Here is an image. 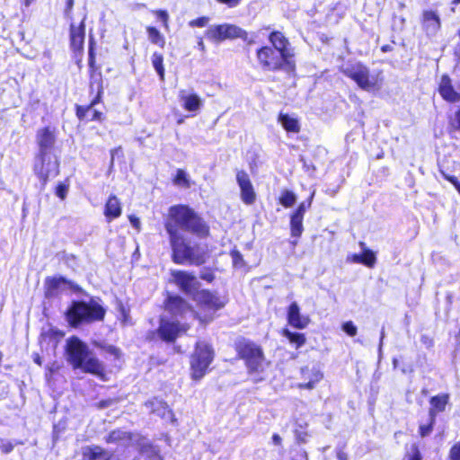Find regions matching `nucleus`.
I'll list each match as a JSON object with an SVG mask.
<instances>
[{
  "label": "nucleus",
  "instance_id": "1a4fd4ad",
  "mask_svg": "<svg viewBox=\"0 0 460 460\" xmlns=\"http://www.w3.org/2000/svg\"><path fill=\"white\" fill-rule=\"evenodd\" d=\"M34 172L38 177L46 181L58 172V162L53 154H38L35 157Z\"/></svg>",
  "mask_w": 460,
  "mask_h": 460
},
{
  "label": "nucleus",
  "instance_id": "09e8293b",
  "mask_svg": "<svg viewBox=\"0 0 460 460\" xmlns=\"http://www.w3.org/2000/svg\"><path fill=\"white\" fill-rule=\"evenodd\" d=\"M409 460H421L420 453L415 445L411 447V456H409Z\"/></svg>",
  "mask_w": 460,
  "mask_h": 460
},
{
  "label": "nucleus",
  "instance_id": "bb28decb",
  "mask_svg": "<svg viewBox=\"0 0 460 460\" xmlns=\"http://www.w3.org/2000/svg\"><path fill=\"white\" fill-rule=\"evenodd\" d=\"M107 451L98 446H95L87 447L84 450L82 460H102L107 456Z\"/></svg>",
  "mask_w": 460,
  "mask_h": 460
},
{
  "label": "nucleus",
  "instance_id": "58836bf2",
  "mask_svg": "<svg viewBox=\"0 0 460 460\" xmlns=\"http://www.w3.org/2000/svg\"><path fill=\"white\" fill-rule=\"evenodd\" d=\"M322 377H323V375L319 371H315L314 373V378L313 379H311L307 383L299 384L298 386L300 388H304V389H313L314 387L315 383L320 381L322 379Z\"/></svg>",
  "mask_w": 460,
  "mask_h": 460
},
{
  "label": "nucleus",
  "instance_id": "4468645a",
  "mask_svg": "<svg viewBox=\"0 0 460 460\" xmlns=\"http://www.w3.org/2000/svg\"><path fill=\"white\" fill-rule=\"evenodd\" d=\"M36 142L39 146V154H52V149L56 142L54 129L50 127L40 128L36 134Z\"/></svg>",
  "mask_w": 460,
  "mask_h": 460
},
{
  "label": "nucleus",
  "instance_id": "7ed1b4c3",
  "mask_svg": "<svg viewBox=\"0 0 460 460\" xmlns=\"http://www.w3.org/2000/svg\"><path fill=\"white\" fill-rule=\"evenodd\" d=\"M105 309L98 301L91 299L88 303L75 301L66 312V320L70 325L76 327L82 323L102 321Z\"/></svg>",
  "mask_w": 460,
  "mask_h": 460
},
{
  "label": "nucleus",
  "instance_id": "f8f14e48",
  "mask_svg": "<svg viewBox=\"0 0 460 460\" xmlns=\"http://www.w3.org/2000/svg\"><path fill=\"white\" fill-rule=\"evenodd\" d=\"M93 354L77 337H72L66 341L67 361L72 366H80L81 358Z\"/></svg>",
  "mask_w": 460,
  "mask_h": 460
},
{
  "label": "nucleus",
  "instance_id": "8fccbe9b",
  "mask_svg": "<svg viewBox=\"0 0 460 460\" xmlns=\"http://www.w3.org/2000/svg\"><path fill=\"white\" fill-rule=\"evenodd\" d=\"M214 278V274L210 270H202L200 273V279L208 282H211Z\"/></svg>",
  "mask_w": 460,
  "mask_h": 460
},
{
  "label": "nucleus",
  "instance_id": "c9c22d12",
  "mask_svg": "<svg viewBox=\"0 0 460 460\" xmlns=\"http://www.w3.org/2000/svg\"><path fill=\"white\" fill-rule=\"evenodd\" d=\"M128 434L122 430H113L106 438L108 443H115L122 440H128Z\"/></svg>",
  "mask_w": 460,
  "mask_h": 460
},
{
  "label": "nucleus",
  "instance_id": "f3484780",
  "mask_svg": "<svg viewBox=\"0 0 460 460\" xmlns=\"http://www.w3.org/2000/svg\"><path fill=\"white\" fill-rule=\"evenodd\" d=\"M187 327L180 326L178 323L169 322L164 319L161 320L158 332L160 337L166 341H172L181 333L185 332Z\"/></svg>",
  "mask_w": 460,
  "mask_h": 460
},
{
  "label": "nucleus",
  "instance_id": "9b49d317",
  "mask_svg": "<svg viewBox=\"0 0 460 460\" xmlns=\"http://www.w3.org/2000/svg\"><path fill=\"white\" fill-rule=\"evenodd\" d=\"M171 275L172 281L184 294L195 296L200 284L193 273L186 270H172Z\"/></svg>",
  "mask_w": 460,
  "mask_h": 460
},
{
  "label": "nucleus",
  "instance_id": "4d7b16f0",
  "mask_svg": "<svg viewBox=\"0 0 460 460\" xmlns=\"http://www.w3.org/2000/svg\"><path fill=\"white\" fill-rule=\"evenodd\" d=\"M95 58L93 48L89 49V66L93 68L94 66Z\"/></svg>",
  "mask_w": 460,
  "mask_h": 460
},
{
  "label": "nucleus",
  "instance_id": "20e7f679",
  "mask_svg": "<svg viewBox=\"0 0 460 460\" xmlns=\"http://www.w3.org/2000/svg\"><path fill=\"white\" fill-rule=\"evenodd\" d=\"M257 59L261 68L266 71L293 70L295 63L279 51L265 46L258 49Z\"/></svg>",
  "mask_w": 460,
  "mask_h": 460
},
{
  "label": "nucleus",
  "instance_id": "72a5a7b5",
  "mask_svg": "<svg viewBox=\"0 0 460 460\" xmlns=\"http://www.w3.org/2000/svg\"><path fill=\"white\" fill-rule=\"evenodd\" d=\"M296 201V194L291 191L285 190L282 191L281 196L279 198V202L285 208H291Z\"/></svg>",
  "mask_w": 460,
  "mask_h": 460
},
{
  "label": "nucleus",
  "instance_id": "774afa93",
  "mask_svg": "<svg viewBox=\"0 0 460 460\" xmlns=\"http://www.w3.org/2000/svg\"><path fill=\"white\" fill-rule=\"evenodd\" d=\"M102 460H119V459L118 458V456H116L114 455H110L108 453L107 456L104 457Z\"/></svg>",
  "mask_w": 460,
  "mask_h": 460
},
{
  "label": "nucleus",
  "instance_id": "4c0bfd02",
  "mask_svg": "<svg viewBox=\"0 0 460 460\" xmlns=\"http://www.w3.org/2000/svg\"><path fill=\"white\" fill-rule=\"evenodd\" d=\"M362 256L363 264L369 268H373L376 261L375 253L371 250H365Z\"/></svg>",
  "mask_w": 460,
  "mask_h": 460
},
{
  "label": "nucleus",
  "instance_id": "c85d7f7f",
  "mask_svg": "<svg viewBox=\"0 0 460 460\" xmlns=\"http://www.w3.org/2000/svg\"><path fill=\"white\" fill-rule=\"evenodd\" d=\"M279 121L282 124L286 130L290 132H298L299 131V124L298 121L289 117L287 114H280L279 116Z\"/></svg>",
  "mask_w": 460,
  "mask_h": 460
},
{
  "label": "nucleus",
  "instance_id": "0e129e2a",
  "mask_svg": "<svg viewBox=\"0 0 460 460\" xmlns=\"http://www.w3.org/2000/svg\"><path fill=\"white\" fill-rule=\"evenodd\" d=\"M93 113V116H92V120H101L102 119V113L100 112V111H91Z\"/></svg>",
  "mask_w": 460,
  "mask_h": 460
},
{
  "label": "nucleus",
  "instance_id": "a19ab883",
  "mask_svg": "<svg viewBox=\"0 0 460 460\" xmlns=\"http://www.w3.org/2000/svg\"><path fill=\"white\" fill-rule=\"evenodd\" d=\"M342 330L348 335L352 336V337L357 334V331H358L356 325L351 321H349V322H346L345 323H343Z\"/></svg>",
  "mask_w": 460,
  "mask_h": 460
},
{
  "label": "nucleus",
  "instance_id": "39448f33",
  "mask_svg": "<svg viewBox=\"0 0 460 460\" xmlns=\"http://www.w3.org/2000/svg\"><path fill=\"white\" fill-rule=\"evenodd\" d=\"M214 353L210 346L203 341L197 342L196 349L191 356V376L195 380H199L206 373L209 364L213 360Z\"/></svg>",
  "mask_w": 460,
  "mask_h": 460
},
{
  "label": "nucleus",
  "instance_id": "e433bc0d",
  "mask_svg": "<svg viewBox=\"0 0 460 460\" xmlns=\"http://www.w3.org/2000/svg\"><path fill=\"white\" fill-rule=\"evenodd\" d=\"M102 87L99 86L98 87L97 96L92 102L91 105L89 107H87V108H84V107H78L77 108L76 114H77L79 119H84V117H86L88 112L92 111V106H93L95 103H97L99 102L101 94H102Z\"/></svg>",
  "mask_w": 460,
  "mask_h": 460
},
{
  "label": "nucleus",
  "instance_id": "7c9ffc66",
  "mask_svg": "<svg viewBox=\"0 0 460 460\" xmlns=\"http://www.w3.org/2000/svg\"><path fill=\"white\" fill-rule=\"evenodd\" d=\"M63 283H65V279H62V278L48 279L46 280V285H47L46 296H55L57 289Z\"/></svg>",
  "mask_w": 460,
  "mask_h": 460
},
{
  "label": "nucleus",
  "instance_id": "412c9836",
  "mask_svg": "<svg viewBox=\"0 0 460 460\" xmlns=\"http://www.w3.org/2000/svg\"><path fill=\"white\" fill-rule=\"evenodd\" d=\"M438 92L442 98L449 102L460 101V93L454 90L451 79L448 75H443L438 87Z\"/></svg>",
  "mask_w": 460,
  "mask_h": 460
},
{
  "label": "nucleus",
  "instance_id": "c756f323",
  "mask_svg": "<svg viewBox=\"0 0 460 460\" xmlns=\"http://www.w3.org/2000/svg\"><path fill=\"white\" fill-rule=\"evenodd\" d=\"M152 65L155 70L157 72L160 79L164 80V57L162 54L155 52L151 58Z\"/></svg>",
  "mask_w": 460,
  "mask_h": 460
},
{
  "label": "nucleus",
  "instance_id": "bf43d9fd",
  "mask_svg": "<svg viewBox=\"0 0 460 460\" xmlns=\"http://www.w3.org/2000/svg\"><path fill=\"white\" fill-rule=\"evenodd\" d=\"M296 439L299 441V442H302V443H305L306 442V433H304V432H297L296 433Z\"/></svg>",
  "mask_w": 460,
  "mask_h": 460
},
{
  "label": "nucleus",
  "instance_id": "ea45409f",
  "mask_svg": "<svg viewBox=\"0 0 460 460\" xmlns=\"http://www.w3.org/2000/svg\"><path fill=\"white\" fill-rule=\"evenodd\" d=\"M313 197H314V194L311 195V197L307 202L304 201V202L300 203V205L298 206V208L296 209V211L294 213L304 217L305 213L311 206Z\"/></svg>",
  "mask_w": 460,
  "mask_h": 460
},
{
  "label": "nucleus",
  "instance_id": "423d86ee",
  "mask_svg": "<svg viewBox=\"0 0 460 460\" xmlns=\"http://www.w3.org/2000/svg\"><path fill=\"white\" fill-rule=\"evenodd\" d=\"M237 351L241 358L245 360L250 371H260L262 369L264 354L261 348L254 342L243 341L237 345Z\"/></svg>",
  "mask_w": 460,
  "mask_h": 460
},
{
  "label": "nucleus",
  "instance_id": "864d4df0",
  "mask_svg": "<svg viewBox=\"0 0 460 460\" xmlns=\"http://www.w3.org/2000/svg\"><path fill=\"white\" fill-rule=\"evenodd\" d=\"M128 219L136 229H140V220L137 217L130 215L128 216Z\"/></svg>",
  "mask_w": 460,
  "mask_h": 460
},
{
  "label": "nucleus",
  "instance_id": "aec40b11",
  "mask_svg": "<svg viewBox=\"0 0 460 460\" xmlns=\"http://www.w3.org/2000/svg\"><path fill=\"white\" fill-rule=\"evenodd\" d=\"M288 321L293 327L304 329L308 325L310 319L308 316L302 315L297 303L293 302L288 311Z\"/></svg>",
  "mask_w": 460,
  "mask_h": 460
},
{
  "label": "nucleus",
  "instance_id": "a211bd4d",
  "mask_svg": "<svg viewBox=\"0 0 460 460\" xmlns=\"http://www.w3.org/2000/svg\"><path fill=\"white\" fill-rule=\"evenodd\" d=\"M269 40L273 45V49L279 51L281 54H285V57L288 59H292L293 50L288 48V40L279 31H273L270 33Z\"/></svg>",
  "mask_w": 460,
  "mask_h": 460
},
{
  "label": "nucleus",
  "instance_id": "79ce46f5",
  "mask_svg": "<svg viewBox=\"0 0 460 460\" xmlns=\"http://www.w3.org/2000/svg\"><path fill=\"white\" fill-rule=\"evenodd\" d=\"M231 257L233 260V263L234 266H243V255L239 251L234 250L231 252Z\"/></svg>",
  "mask_w": 460,
  "mask_h": 460
},
{
  "label": "nucleus",
  "instance_id": "6e6d98bb",
  "mask_svg": "<svg viewBox=\"0 0 460 460\" xmlns=\"http://www.w3.org/2000/svg\"><path fill=\"white\" fill-rule=\"evenodd\" d=\"M338 460H348V454L344 452L342 449H339L336 454Z\"/></svg>",
  "mask_w": 460,
  "mask_h": 460
},
{
  "label": "nucleus",
  "instance_id": "37998d69",
  "mask_svg": "<svg viewBox=\"0 0 460 460\" xmlns=\"http://www.w3.org/2000/svg\"><path fill=\"white\" fill-rule=\"evenodd\" d=\"M208 21H209V19L208 17L203 16V17L198 18L196 20L190 21L189 24L190 27L202 28V27H205L208 25Z\"/></svg>",
  "mask_w": 460,
  "mask_h": 460
},
{
  "label": "nucleus",
  "instance_id": "6e6552de",
  "mask_svg": "<svg viewBox=\"0 0 460 460\" xmlns=\"http://www.w3.org/2000/svg\"><path fill=\"white\" fill-rule=\"evenodd\" d=\"M206 35L209 40L215 41H223L227 39L236 38L246 40L248 36L247 32L240 27L227 23L210 26L207 30Z\"/></svg>",
  "mask_w": 460,
  "mask_h": 460
},
{
  "label": "nucleus",
  "instance_id": "49530a36",
  "mask_svg": "<svg viewBox=\"0 0 460 460\" xmlns=\"http://www.w3.org/2000/svg\"><path fill=\"white\" fill-rule=\"evenodd\" d=\"M13 449V446L9 441H0V450L4 454H8Z\"/></svg>",
  "mask_w": 460,
  "mask_h": 460
},
{
  "label": "nucleus",
  "instance_id": "ddd939ff",
  "mask_svg": "<svg viewBox=\"0 0 460 460\" xmlns=\"http://www.w3.org/2000/svg\"><path fill=\"white\" fill-rule=\"evenodd\" d=\"M236 181L241 190V199L243 203L252 205L256 199V193L248 173L243 170L236 172Z\"/></svg>",
  "mask_w": 460,
  "mask_h": 460
},
{
  "label": "nucleus",
  "instance_id": "338daca9",
  "mask_svg": "<svg viewBox=\"0 0 460 460\" xmlns=\"http://www.w3.org/2000/svg\"><path fill=\"white\" fill-rule=\"evenodd\" d=\"M382 51L383 52H389V51H392L393 50V47L391 45H384L382 48H381Z\"/></svg>",
  "mask_w": 460,
  "mask_h": 460
},
{
  "label": "nucleus",
  "instance_id": "2f4dec72",
  "mask_svg": "<svg viewBox=\"0 0 460 460\" xmlns=\"http://www.w3.org/2000/svg\"><path fill=\"white\" fill-rule=\"evenodd\" d=\"M146 31L148 33V38L152 43L156 44L161 48L164 47V38L156 28L147 27Z\"/></svg>",
  "mask_w": 460,
  "mask_h": 460
},
{
  "label": "nucleus",
  "instance_id": "393cba45",
  "mask_svg": "<svg viewBox=\"0 0 460 460\" xmlns=\"http://www.w3.org/2000/svg\"><path fill=\"white\" fill-rule=\"evenodd\" d=\"M84 41V24L81 22L79 26L71 24L70 26V42L74 50H81Z\"/></svg>",
  "mask_w": 460,
  "mask_h": 460
},
{
  "label": "nucleus",
  "instance_id": "e2e57ef3",
  "mask_svg": "<svg viewBox=\"0 0 460 460\" xmlns=\"http://www.w3.org/2000/svg\"><path fill=\"white\" fill-rule=\"evenodd\" d=\"M74 6V0L66 1V15H69Z\"/></svg>",
  "mask_w": 460,
  "mask_h": 460
},
{
  "label": "nucleus",
  "instance_id": "69168bd1",
  "mask_svg": "<svg viewBox=\"0 0 460 460\" xmlns=\"http://www.w3.org/2000/svg\"><path fill=\"white\" fill-rule=\"evenodd\" d=\"M352 261L356 263H362L363 264V256L359 254H354Z\"/></svg>",
  "mask_w": 460,
  "mask_h": 460
},
{
  "label": "nucleus",
  "instance_id": "cd10ccee",
  "mask_svg": "<svg viewBox=\"0 0 460 460\" xmlns=\"http://www.w3.org/2000/svg\"><path fill=\"white\" fill-rule=\"evenodd\" d=\"M303 219L304 217L297 215L296 213H293L290 217V232L291 235L293 237H299L301 236L304 226H303Z\"/></svg>",
  "mask_w": 460,
  "mask_h": 460
},
{
  "label": "nucleus",
  "instance_id": "13d9d810",
  "mask_svg": "<svg viewBox=\"0 0 460 460\" xmlns=\"http://www.w3.org/2000/svg\"><path fill=\"white\" fill-rule=\"evenodd\" d=\"M272 443L275 446H281L282 438L279 434H273L272 436Z\"/></svg>",
  "mask_w": 460,
  "mask_h": 460
},
{
  "label": "nucleus",
  "instance_id": "9d476101",
  "mask_svg": "<svg viewBox=\"0 0 460 460\" xmlns=\"http://www.w3.org/2000/svg\"><path fill=\"white\" fill-rule=\"evenodd\" d=\"M194 300H196L201 307L211 312L209 314H205L204 316L199 314L197 316L200 321L207 323L213 319V314L217 310L225 305V303L221 301L217 296L208 290H201L200 292H198L194 296Z\"/></svg>",
  "mask_w": 460,
  "mask_h": 460
},
{
  "label": "nucleus",
  "instance_id": "603ef678",
  "mask_svg": "<svg viewBox=\"0 0 460 460\" xmlns=\"http://www.w3.org/2000/svg\"><path fill=\"white\" fill-rule=\"evenodd\" d=\"M106 352L113 355L115 358H119L120 355V351L118 348L109 345L105 348Z\"/></svg>",
  "mask_w": 460,
  "mask_h": 460
},
{
  "label": "nucleus",
  "instance_id": "0eeeda50",
  "mask_svg": "<svg viewBox=\"0 0 460 460\" xmlns=\"http://www.w3.org/2000/svg\"><path fill=\"white\" fill-rule=\"evenodd\" d=\"M342 73L365 91H371L376 86V81L370 76L369 69L361 63L347 66L342 69Z\"/></svg>",
  "mask_w": 460,
  "mask_h": 460
},
{
  "label": "nucleus",
  "instance_id": "c03bdc74",
  "mask_svg": "<svg viewBox=\"0 0 460 460\" xmlns=\"http://www.w3.org/2000/svg\"><path fill=\"white\" fill-rule=\"evenodd\" d=\"M449 457L450 460H460V441L451 447Z\"/></svg>",
  "mask_w": 460,
  "mask_h": 460
},
{
  "label": "nucleus",
  "instance_id": "5701e85b",
  "mask_svg": "<svg viewBox=\"0 0 460 460\" xmlns=\"http://www.w3.org/2000/svg\"><path fill=\"white\" fill-rule=\"evenodd\" d=\"M449 401V395L447 394H442L436 396L431 397L429 403L430 408L429 411V420H432V422H435L436 416L438 413L445 411L447 404Z\"/></svg>",
  "mask_w": 460,
  "mask_h": 460
},
{
  "label": "nucleus",
  "instance_id": "680f3d73",
  "mask_svg": "<svg viewBox=\"0 0 460 460\" xmlns=\"http://www.w3.org/2000/svg\"><path fill=\"white\" fill-rule=\"evenodd\" d=\"M220 3L226 4L230 7L235 6L238 4L239 0H217Z\"/></svg>",
  "mask_w": 460,
  "mask_h": 460
},
{
  "label": "nucleus",
  "instance_id": "f704fd0d",
  "mask_svg": "<svg viewBox=\"0 0 460 460\" xmlns=\"http://www.w3.org/2000/svg\"><path fill=\"white\" fill-rule=\"evenodd\" d=\"M173 183L178 186H182L184 188L190 187V181L187 176V173L182 169H178L176 176L173 180Z\"/></svg>",
  "mask_w": 460,
  "mask_h": 460
},
{
  "label": "nucleus",
  "instance_id": "473e14b6",
  "mask_svg": "<svg viewBox=\"0 0 460 460\" xmlns=\"http://www.w3.org/2000/svg\"><path fill=\"white\" fill-rule=\"evenodd\" d=\"M283 335L288 339L291 343L296 345V348L303 346L305 343V335L302 333L292 332L288 330H284Z\"/></svg>",
  "mask_w": 460,
  "mask_h": 460
},
{
  "label": "nucleus",
  "instance_id": "a18cd8bd",
  "mask_svg": "<svg viewBox=\"0 0 460 460\" xmlns=\"http://www.w3.org/2000/svg\"><path fill=\"white\" fill-rule=\"evenodd\" d=\"M435 422H432V420H429V423L428 425H420V434L422 438L429 436Z\"/></svg>",
  "mask_w": 460,
  "mask_h": 460
},
{
  "label": "nucleus",
  "instance_id": "5fc2aeb1",
  "mask_svg": "<svg viewBox=\"0 0 460 460\" xmlns=\"http://www.w3.org/2000/svg\"><path fill=\"white\" fill-rule=\"evenodd\" d=\"M446 178L454 184L457 191L460 193V181L455 176H446Z\"/></svg>",
  "mask_w": 460,
  "mask_h": 460
},
{
  "label": "nucleus",
  "instance_id": "2eb2a0df",
  "mask_svg": "<svg viewBox=\"0 0 460 460\" xmlns=\"http://www.w3.org/2000/svg\"><path fill=\"white\" fill-rule=\"evenodd\" d=\"M145 407L151 412L156 414L158 417L170 421L173 424L176 423L177 420L174 417L172 411L169 408L167 403L157 398H154L147 401L145 403Z\"/></svg>",
  "mask_w": 460,
  "mask_h": 460
},
{
  "label": "nucleus",
  "instance_id": "f03ea898",
  "mask_svg": "<svg viewBox=\"0 0 460 460\" xmlns=\"http://www.w3.org/2000/svg\"><path fill=\"white\" fill-rule=\"evenodd\" d=\"M172 248V260L174 263L200 266L208 259L207 248L198 243L192 242L186 235H178L172 233L169 238Z\"/></svg>",
  "mask_w": 460,
  "mask_h": 460
},
{
  "label": "nucleus",
  "instance_id": "052dcab7",
  "mask_svg": "<svg viewBox=\"0 0 460 460\" xmlns=\"http://www.w3.org/2000/svg\"><path fill=\"white\" fill-rule=\"evenodd\" d=\"M453 126L460 128V110L456 113L453 120Z\"/></svg>",
  "mask_w": 460,
  "mask_h": 460
},
{
  "label": "nucleus",
  "instance_id": "f257e3e1",
  "mask_svg": "<svg viewBox=\"0 0 460 460\" xmlns=\"http://www.w3.org/2000/svg\"><path fill=\"white\" fill-rule=\"evenodd\" d=\"M165 230L172 238V233L185 235L190 233L198 238L209 235V226L192 208L185 205L172 206L169 209L168 218L164 225Z\"/></svg>",
  "mask_w": 460,
  "mask_h": 460
},
{
  "label": "nucleus",
  "instance_id": "3c124183",
  "mask_svg": "<svg viewBox=\"0 0 460 460\" xmlns=\"http://www.w3.org/2000/svg\"><path fill=\"white\" fill-rule=\"evenodd\" d=\"M66 193H67V188L65 185L60 184V185L58 186V188H57V195L60 199H64L66 195Z\"/></svg>",
  "mask_w": 460,
  "mask_h": 460
},
{
  "label": "nucleus",
  "instance_id": "6ab92c4d",
  "mask_svg": "<svg viewBox=\"0 0 460 460\" xmlns=\"http://www.w3.org/2000/svg\"><path fill=\"white\" fill-rule=\"evenodd\" d=\"M80 366H73L74 368H80L84 373H90L95 376H102L103 366L94 356V354L89 355L88 357L82 358Z\"/></svg>",
  "mask_w": 460,
  "mask_h": 460
},
{
  "label": "nucleus",
  "instance_id": "a878e982",
  "mask_svg": "<svg viewBox=\"0 0 460 460\" xmlns=\"http://www.w3.org/2000/svg\"><path fill=\"white\" fill-rule=\"evenodd\" d=\"M179 97L184 109L189 111H196L202 105V102L197 94H187L184 90L180 91Z\"/></svg>",
  "mask_w": 460,
  "mask_h": 460
},
{
  "label": "nucleus",
  "instance_id": "4be33fe9",
  "mask_svg": "<svg viewBox=\"0 0 460 460\" xmlns=\"http://www.w3.org/2000/svg\"><path fill=\"white\" fill-rule=\"evenodd\" d=\"M423 28L428 35H435L440 29L438 15L433 11H424L422 13Z\"/></svg>",
  "mask_w": 460,
  "mask_h": 460
},
{
  "label": "nucleus",
  "instance_id": "b1692460",
  "mask_svg": "<svg viewBox=\"0 0 460 460\" xmlns=\"http://www.w3.org/2000/svg\"><path fill=\"white\" fill-rule=\"evenodd\" d=\"M122 208L119 199L115 195H111L105 204L104 216L108 222L119 217Z\"/></svg>",
  "mask_w": 460,
  "mask_h": 460
},
{
  "label": "nucleus",
  "instance_id": "dca6fc26",
  "mask_svg": "<svg viewBox=\"0 0 460 460\" xmlns=\"http://www.w3.org/2000/svg\"><path fill=\"white\" fill-rule=\"evenodd\" d=\"M165 308L173 315H183L189 313L194 318L198 316V314L191 309L189 304L179 296H169Z\"/></svg>",
  "mask_w": 460,
  "mask_h": 460
},
{
  "label": "nucleus",
  "instance_id": "de8ad7c7",
  "mask_svg": "<svg viewBox=\"0 0 460 460\" xmlns=\"http://www.w3.org/2000/svg\"><path fill=\"white\" fill-rule=\"evenodd\" d=\"M155 14L157 17L163 22L165 28H168V19L169 15L166 11L158 10L155 11Z\"/></svg>",
  "mask_w": 460,
  "mask_h": 460
}]
</instances>
